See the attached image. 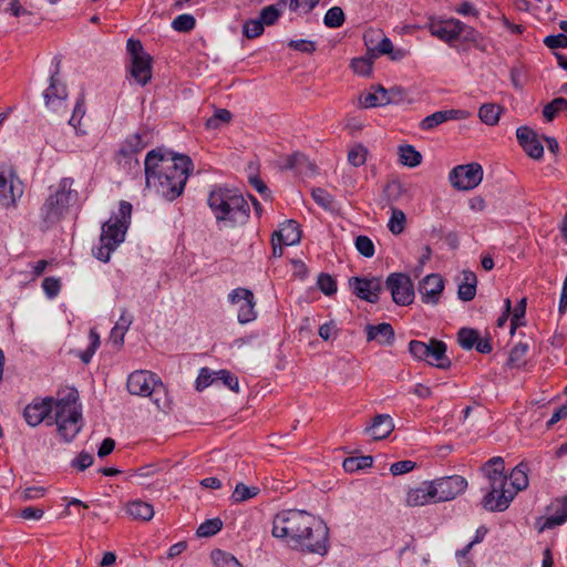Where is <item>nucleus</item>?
I'll return each instance as SVG.
<instances>
[{
    "instance_id": "nucleus-57",
    "label": "nucleus",
    "mask_w": 567,
    "mask_h": 567,
    "mask_svg": "<svg viewBox=\"0 0 567 567\" xmlns=\"http://www.w3.org/2000/svg\"><path fill=\"white\" fill-rule=\"evenodd\" d=\"M248 169H249V175H248L249 184L264 197L269 196V189H268L267 185L261 181V178L258 175L254 174V172L257 171V167H255L252 164H250Z\"/></svg>"
},
{
    "instance_id": "nucleus-3",
    "label": "nucleus",
    "mask_w": 567,
    "mask_h": 567,
    "mask_svg": "<svg viewBox=\"0 0 567 567\" xmlns=\"http://www.w3.org/2000/svg\"><path fill=\"white\" fill-rule=\"evenodd\" d=\"M207 203L219 228L235 227L249 217V204L237 189L216 186L210 190Z\"/></svg>"
},
{
    "instance_id": "nucleus-7",
    "label": "nucleus",
    "mask_w": 567,
    "mask_h": 567,
    "mask_svg": "<svg viewBox=\"0 0 567 567\" xmlns=\"http://www.w3.org/2000/svg\"><path fill=\"white\" fill-rule=\"evenodd\" d=\"M72 178H62L55 193L51 194L42 205L41 219L44 228L48 229L53 224L58 223L71 200L76 197V193L72 190Z\"/></svg>"
},
{
    "instance_id": "nucleus-13",
    "label": "nucleus",
    "mask_w": 567,
    "mask_h": 567,
    "mask_svg": "<svg viewBox=\"0 0 567 567\" xmlns=\"http://www.w3.org/2000/svg\"><path fill=\"white\" fill-rule=\"evenodd\" d=\"M228 301L238 307L237 320L239 323L246 324L256 320V300L251 290L241 287L233 289L228 295Z\"/></svg>"
},
{
    "instance_id": "nucleus-46",
    "label": "nucleus",
    "mask_w": 567,
    "mask_h": 567,
    "mask_svg": "<svg viewBox=\"0 0 567 567\" xmlns=\"http://www.w3.org/2000/svg\"><path fill=\"white\" fill-rule=\"evenodd\" d=\"M323 22L328 28H339L344 22V13L340 7L330 8L323 18Z\"/></svg>"
},
{
    "instance_id": "nucleus-56",
    "label": "nucleus",
    "mask_w": 567,
    "mask_h": 567,
    "mask_svg": "<svg viewBox=\"0 0 567 567\" xmlns=\"http://www.w3.org/2000/svg\"><path fill=\"white\" fill-rule=\"evenodd\" d=\"M313 200L322 208L330 209L332 207L333 197L323 188L317 187L311 192Z\"/></svg>"
},
{
    "instance_id": "nucleus-59",
    "label": "nucleus",
    "mask_w": 567,
    "mask_h": 567,
    "mask_svg": "<svg viewBox=\"0 0 567 567\" xmlns=\"http://www.w3.org/2000/svg\"><path fill=\"white\" fill-rule=\"evenodd\" d=\"M544 44L549 49L567 48V35L565 33L550 34L544 39Z\"/></svg>"
},
{
    "instance_id": "nucleus-15",
    "label": "nucleus",
    "mask_w": 567,
    "mask_h": 567,
    "mask_svg": "<svg viewBox=\"0 0 567 567\" xmlns=\"http://www.w3.org/2000/svg\"><path fill=\"white\" fill-rule=\"evenodd\" d=\"M52 64L54 65V70L50 75V84L43 92V99L45 106L56 112L66 101L68 90L65 84L62 83L59 79L61 60L58 56H54Z\"/></svg>"
},
{
    "instance_id": "nucleus-24",
    "label": "nucleus",
    "mask_w": 567,
    "mask_h": 567,
    "mask_svg": "<svg viewBox=\"0 0 567 567\" xmlns=\"http://www.w3.org/2000/svg\"><path fill=\"white\" fill-rule=\"evenodd\" d=\"M431 482H423L420 486L411 488L406 495V504L409 506H424L437 503Z\"/></svg>"
},
{
    "instance_id": "nucleus-45",
    "label": "nucleus",
    "mask_w": 567,
    "mask_h": 567,
    "mask_svg": "<svg viewBox=\"0 0 567 567\" xmlns=\"http://www.w3.org/2000/svg\"><path fill=\"white\" fill-rule=\"evenodd\" d=\"M195 18L188 13L177 16L172 22V28L178 32H189L195 28Z\"/></svg>"
},
{
    "instance_id": "nucleus-40",
    "label": "nucleus",
    "mask_w": 567,
    "mask_h": 567,
    "mask_svg": "<svg viewBox=\"0 0 567 567\" xmlns=\"http://www.w3.org/2000/svg\"><path fill=\"white\" fill-rule=\"evenodd\" d=\"M221 528L223 522L220 518L206 519L198 526L196 534L198 537H212L216 535Z\"/></svg>"
},
{
    "instance_id": "nucleus-29",
    "label": "nucleus",
    "mask_w": 567,
    "mask_h": 567,
    "mask_svg": "<svg viewBox=\"0 0 567 567\" xmlns=\"http://www.w3.org/2000/svg\"><path fill=\"white\" fill-rule=\"evenodd\" d=\"M555 512L553 515L546 517L543 523L539 532H544L546 529H553L557 526H560L567 520V495L558 498L554 505Z\"/></svg>"
},
{
    "instance_id": "nucleus-31",
    "label": "nucleus",
    "mask_w": 567,
    "mask_h": 567,
    "mask_svg": "<svg viewBox=\"0 0 567 567\" xmlns=\"http://www.w3.org/2000/svg\"><path fill=\"white\" fill-rule=\"evenodd\" d=\"M528 466L526 463L520 462L517 464L509 475V484L507 485L508 488H511V492H515V495L519 492L525 489L528 486Z\"/></svg>"
},
{
    "instance_id": "nucleus-14",
    "label": "nucleus",
    "mask_w": 567,
    "mask_h": 567,
    "mask_svg": "<svg viewBox=\"0 0 567 567\" xmlns=\"http://www.w3.org/2000/svg\"><path fill=\"white\" fill-rule=\"evenodd\" d=\"M153 141V133L148 128H140L136 133L126 137L123 142L118 153L117 162L130 164L133 159L137 165L138 162L134 156L148 146Z\"/></svg>"
},
{
    "instance_id": "nucleus-6",
    "label": "nucleus",
    "mask_w": 567,
    "mask_h": 567,
    "mask_svg": "<svg viewBox=\"0 0 567 567\" xmlns=\"http://www.w3.org/2000/svg\"><path fill=\"white\" fill-rule=\"evenodd\" d=\"M54 423L62 440L72 442L83 427L82 408L76 399H61L55 403Z\"/></svg>"
},
{
    "instance_id": "nucleus-28",
    "label": "nucleus",
    "mask_w": 567,
    "mask_h": 567,
    "mask_svg": "<svg viewBox=\"0 0 567 567\" xmlns=\"http://www.w3.org/2000/svg\"><path fill=\"white\" fill-rule=\"evenodd\" d=\"M285 244V246H293L301 239V230L296 220L289 219L285 221L280 229L272 234Z\"/></svg>"
},
{
    "instance_id": "nucleus-11",
    "label": "nucleus",
    "mask_w": 567,
    "mask_h": 567,
    "mask_svg": "<svg viewBox=\"0 0 567 567\" xmlns=\"http://www.w3.org/2000/svg\"><path fill=\"white\" fill-rule=\"evenodd\" d=\"M22 194L23 188L13 169L0 164V205L3 207L16 206Z\"/></svg>"
},
{
    "instance_id": "nucleus-21",
    "label": "nucleus",
    "mask_w": 567,
    "mask_h": 567,
    "mask_svg": "<svg viewBox=\"0 0 567 567\" xmlns=\"http://www.w3.org/2000/svg\"><path fill=\"white\" fill-rule=\"evenodd\" d=\"M444 289V280L437 274L424 277L419 285V292L424 303L436 305Z\"/></svg>"
},
{
    "instance_id": "nucleus-55",
    "label": "nucleus",
    "mask_w": 567,
    "mask_h": 567,
    "mask_svg": "<svg viewBox=\"0 0 567 567\" xmlns=\"http://www.w3.org/2000/svg\"><path fill=\"white\" fill-rule=\"evenodd\" d=\"M526 313V298H522L517 306L515 307L512 319H511V329L515 330L519 326H524V317Z\"/></svg>"
},
{
    "instance_id": "nucleus-36",
    "label": "nucleus",
    "mask_w": 567,
    "mask_h": 567,
    "mask_svg": "<svg viewBox=\"0 0 567 567\" xmlns=\"http://www.w3.org/2000/svg\"><path fill=\"white\" fill-rule=\"evenodd\" d=\"M501 115V107L493 103L483 104L478 110V116L486 125L497 124Z\"/></svg>"
},
{
    "instance_id": "nucleus-20",
    "label": "nucleus",
    "mask_w": 567,
    "mask_h": 567,
    "mask_svg": "<svg viewBox=\"0 0 567 567\" xmlns=\"http://www.w3.org/2000/svg\"><path fill=\"white\" fill-rule=\"evenodd\" d=\"M468 117V112L465 110H441L425 116L419 124L422 131H433L439 125L449 122L465 120Z\"/></svg>"
},
{
    "instance_id": "nucleus-60",
    "label": "nucleus",
    "mask_w": 567,
    "mask_h": 567,
    "mask_svg": "<svg viewBox=\"0 0 567 567\" xmlns=\"http://www.w3.org/2000/svg\"><path fill=\"white\" fill-rule=\"evenodd\" d=\"M416 466L415 462L410 460L399 461L390 466L392 475L398 476L411 472Z\"/></svg>"
},
{
    "instance_id": "nucleus-49",
    "label": "nucleus",
    "mask_w": 567,
    "mask_h": 567,
    "mask_svg": "<svg viewBox=\"0 0 567 567\" xmlns=\"http://www.w3.org/2000/svg\"><path fill=\"white\" fill-rule=\"evenodd\" d=\"M354 246H355L357 250L359 251V254L365 258L373 257V255L375 252L373 241L371 240L370 237H368L365 235L358 236L354 240Z\"/></svg>"
},
{
    "instance_id": "nucleus-43",
    "label": "nucleus",
    "mask_w": 567,
    "mask_h": 567,
    "mask_svg": "<svg viewBox=\"0 0 567 567\" xmlns=\"http://www.w3.org/2000/svg\"><path fill=\"white\" fill-rule=\"evenodd\" d=\"M231 113L226 109H217L213 116H210L206 123L205 126L208 130H217L223 124H227L231 121Z\"/></svg>"
},
{
    "instance_id": "nucleus-53",
    "label": "nucleus",
    "mask_w": 567,
    "mask_h": 567,
    "mask_svg": "<svg viewBox=\"0 0 567 567\" xmlns=\"http://www.w3.org/2000/svg\"><path fill=\"white\" fill-rule=\"evenodd\" d=\"M84 103H85L84 94L82 93L76 99V103L73 109V114H72L71 118L69 120V124L71 126H73L75 130H78V126L80 125V122L85 114ZM76 132L79 133V131H76Z\"/></svg>"
},
{
    "instance_id": "nucleus-41",
    "label": "nucleus",
    "mask_w": 567,
    "mask_h": 567,
    "mask_svg": "<svg viewBox=\"0 0 567 567\" xmlns=\"http://www.w3.org/2000/svg\"><path fill=\"white\" fill-rule=\"evenodd\" d=\"M209 385H217V371L209 368H202L196 379V390L203 391Z\"/></svg>"
},
{
    "instance_id": "nucleus-4",
    "label": "nucleus",
    "mask_w": 567,
    "mask_h": 567,
    "mask_svg": "<svg viewBox=\"0 0 567 567\" xmlns=\"http://www.w3.org/2000/svg\"><path fill=\"white\" fill-rule=\"evenodd\" d=\"M487 485L486 494L482 499L483 507L488 512H504L515 497V492L507 487V475L503 457L494 456L485 462L481 468Z\"/></svg>"
},
{
    "instance_id": "nucleus-37",
    "label": "nucleus",
    "mask_w": 567,
    "mask_h": 567,
    "mask_svg": "<svg viewBox=\"0 0 567 567\" xmlns=\"http://www.w3.org/2000/svg\"><path fill=\"white\" fill-rule=\"evenodd\" d=\"M567 110V100L564 97H556L543 109V116L547 122H551L559 112Z\"/></svg>"
},
{
    "instance_id": "nucleus-17",
    "label": "nucleus",
    "mask_w": 567,
    "mask_h": 567,
    "mask_svg": "<svg viewBox=\"0 0 567 567\" xmlns=\"http://www.w3.org/2000/svg\"><path fill=\"white\" fill-rule=\"evenodd\" d=\"M431 483L437 503L454 499L467 487V481L460 475L440 477Z\"/></svg>"
},
{
    "instance_id": "nucleus-54",
    "label": "nucleus",
    "mask_w": 567,
    "mask_h": 567,
    "mask_svg": "<svg viewBox=\"0 0 567 567\" xmlns=\"http://www.w3.org/2000/svg\"><path fill=\"white\" fill-rule=\"evenodd\" d=\"M281 16V11L277 8L276 4H270L265 7L260 11L259 19L264 25H272Z\"/></svg>"
},
{
    "instance_id": "nucleus-18",
    "label": "nucleus",
    "mask_w": 567,
    "mask_h": 567,
    "mask_svg": "<svg viewBox=\"0 0 567 567\" xmlns=\"http://www.w3.org/2000/svg\"><path fill=\"white\" fill-rule=\"evenodd\" d=\"M55 403L56 401L49 396L34 399L24 408L23 419L32 427L38 426L43 421H47V424L51 425L53 422L50 415L53 410L55 411Z\"/></svg>"
},
{
    "instance_id": "nucleus-35",
    "label": "nucleus",
    "mask_w": 567,
    "mask_h": 567,
    "mask_svg": "<svg viewBox=\"0 0 567 567\" xmlns=\"http://www.w3.org/2000/svg\"><path fill=\"white\" fill-rule=\"evenodd\" d=\"M373 458L370 455L365 456H350L343 461V468L346 472L353 473L359 470L371 467Z\"/></svg>"
},
{
    "instance_id": "nucleus-12",
    "label": "nucleus",
    "mask_w": 567,
    "mask_h": 567,
    "mask_svg": "<svg viewBox=\"0 0 567 567\" xmlns=\"http://www.w3.org/2000/svg\"><path fill=\"white\" fill-rule=\"evenodd\" d=\"M449 179L457 189H473L483 179V168L478 163L458 165L450 172Z\"/></svg>"
},
{
    "instance_id": "nucleus-25",
    "label": "nucleus",
    "mask_w": 567,
    "mask_h": 567,
    "mask_svg": "<svg viewBox=\"0 0 567 567\" xmlns=\"http://www.w3.org/2000/svg\"><path fill=\"white\" fill-rule=\"evenodd\" d=\"M372 92L363 93L360 96V104L365 107H377V106H383L391 103H394L395 100L393 99V91H388L383 86L378 85L375 87H372Z\"/></svg>"
},
{
    "instance_id": "nucleus-5",
    "label": "nucleus",
    "mask_w": 567,
    "mask_h": 567,
    "mask_svg": "<svg viewBox=\"0 0 567 567\" xmlns=\"http://www.w3.org/2000/svg\"><path fill=\"white\" fill-rule=\"evenodd\" d=\"M132 205L121 200L118 212L102 224L99 245L92 248L93 256L107 262L113 251L124 241L126 231L131 224Z\"/></svg>"
},
{
    "instance_id": "nucleus-39",
    "label": "nucleus",
    "mask_w": 567,
    "mask_h": 567,
    "mask_svg": "<svg viewBox=\"0 0 567 567\" xmlns=\"http://www.w3.org/2000/svg\"><path fill=\"white\" fill-rule=\"evenodd\" d=\"M406 217L403 210L392 208L391 216L388 223V228L393 235H400L405 227Z\"/></svg>"
},
{
    "instance_id": "nucleus-47",
    "label": "nucleus",
    "mask_w": 567,
    "mask_h": 567,
    "mask_svg": "<svg viewBox=\"0 0 567 567\" xmlns=\"http://www.w3.org/2000/svg\"><path fill=\"white\" fill-rule=\"evenodd\" d=\"M223 384L233 392H239V382L238 378L228 370H218L217 371V385Z\"/></svg>"
},
{
    "instance_id": "nucleus-30",
    "label": "nucleus",
    "mask_w": 567,
    "mask_h": 567,
    "mask_svg": "<svg viewBox=\"0 0 567 567\" xmlns=\"http://www.w3.org/2000/svg\"><path fill=\"white\" fill-rule=\"evenodd\" d=\"M126 513L133 519L146 522V520H150L153 518L154 508L147 502H144L141 499H135V501H131L126 504Z\"/></svg>"
},
{
    "instance_id": "nucleus-38",
    "label": "nucleus",
    "mask_w": 567,
    "mask_h": 567,
    "mask_svg": "<svg viewBox=\"0 0 567 567\" xmlns=\"http://www.w3.org/2000/svg\"><path fill=\"white\" fill-rule=\"evenodd\" d=\"M90 344L84 351H80L78 353V357L81 359V361L85 364L90 363L94 353L96 352L97 348L100 347V334L94 330L91 329L89 333Z\"/></svg>"
},
{
    "instance_id": "nucleus-8",
    "label": "nucleus",
    "mask_w": 567,
    "mask_h": 567,
    "mask_svg": "<svg viewBox=\"0 0 567 567\" xmlns=\"http://www.w3.org/2000/svg\"><path fill=\"white\" fill-rule=\"evenodd\" d=\"M126 386L131 394L148 396L157 409H162L166 388L157 374L146 370L134 371L128 375Z\"/></svg>"
},
{
    "instance_id": "nucleus-51",
    "label": "nucleus",
    "mask_w": 567,
    "mask_h": 567,
    "mask_svg": "<svg viewBox=\"0 0 567 567\" xmlns=\"http://www.w3.org/2000/svg\"><path fill=\"white\" fill-rule=\"evenodd\" d=\"M318 288L326 295L332 296L337 292V281L329 274H320L317 280Z\"/></svg>"
},
{
    "instance_id": "nucleus-44",
    "label": "nucleus",
    "mask_w": 567,
    "mask_h": 567,
    "mask_svg": "<svg viewBox=\"0 0 567 567\" xmlns=\"http://www.w3.org/2000/svg\"><path fill=\"white\" fill-rule=\"evenodd\" d=\"M212 559L217 567H243L235 556L220 549L212 553Z\"/></svg>"
},
{
    "instance_id": "nucleus-32",
    "label": "nucleus",
    "mask_w": 567,
    "mask_h": 567,
    "mask_svg": "<svg viewBox=\"0 0 567 567\" xmlns=\"http://www.w3.org/2000/svg\"><path fill=\"white\" fill-rule=\"evenodd\" d=\"M133 317L125 309H123L120 319L111 330L110 340L114 344L121 347L124 342L125 333L131 327Z\"/></svg>"
},
{
    "instance_id": "nucleus-27",
    "label": "nucleus",
    "mask_w": 567,
    "mask_h": 567,
    "mask_svg": "<svg viewBox=\"0 0 567 567\" xmlns=\"http://www.w3.org/2000/svg\"><path fill=\"white\" fill-rule=\"evenodd\" d=\"M131 75L135 81L145 85L152 78V59L150 55L131 60Z\"/></svg>"
},
{
    "instance_id": "nucleus-26",
    "label": "nucleus",
    "mask_w": 567,
    "mask_h": 567,
    "mask_svg": "<svg viewBox=\"0 0 567 567\" xmlns=\"http://www.w3.org/2000/svg\"><path fill=\"white\" fill-rule=\"evenodd\" d=\"M367 340H375L380 344L391 346L394 342V330L390 323L368 324L365 327Z\"/></svg>"
},
{
    "instance_id": "nucleus-58",
    "label": "nucleus",
    "mask_w": 567,
    "mask_h": 567,
    "mask_svg": "<svg viewBox=\"0 0 567 567\" xmlns=\"http://www.w3.org/2000/svg\"><path fill=\"white\" fill-rule=\"evenodd\" d=\"M42 289L49 299H53L61 290V282L54 277H47L42 281Z\"/></svg>"
},
{
    "instance_id": "nucleus-1",
    "label": "nucleus",
    "mask_w": 567,
    "mask_h": 567,
    "mask_svg": "<svg viewBox=\"0 0 567 567\" xmlns=\"http://www.w3.org/2000/svg\"><path fill=\"white\" fill-rule=\"evenodd\" d=\"M146 187L167 202L178 198L186 186L194 165L189 156L158 147L146 154Z\"/></svg>"
},
{
    "instance_id": "nucleus-19",
    "label": "nucleus",
    "mask_w": 567,
    "mask_h": 567,
    "mask_svg": "<svg viewBox=\"0 0 567 567\" xmlns=\"http://www.w3.org/2000/svg\"><path fill=\"white\" fill-rule=\"evenodd\" d=\"M430 33L443 42L452 43L458 39L466 25L458 19L431 21L427 25Z\"/></svg>"
},
{
    "instance_id": "nucleus-23",
    "label": "nucleus",
    "mask_w": 567,
    "mask_h": 567,
    "mask_svg": "<svg viewBox=\"0 0 567 567\" xmlns=\"http://www.w3.org/2000/svg\"><path fill=\"white\" fill-rule=\"evenodd\" d=\"M394 430L393 420L389 414H378L372 423L364 429V433L373 440H383Z\"/></svg>"
},
{
    "instance_id": "nucleus-34",
    "label": "nucleus",
    "mask_w": 567,
    "mask_h": 567,
    "mask_svg": "<svg viewBox=\"0 0 567 567\" xmlns=\"http://www.w3.org/2000/svg\"><path fill=\"white\" fill-rule=\"evenodd\" d=\"M259 492L260 489L257 486H247L244 483H238L236 484L230 498L233 503H243L256 497Z\"/></svg>"
},
{
    "instance_id": "nucleus-33",
    "label": "nucleus",
    "mask_w": 567,
    "mask_h": 567,
    "mask_svg": "<svg viewBox=\"0 0 567 567\" xmlns=\"http://www.w3.org/2000/svg\"><path fill=\"white\" fill-rule=\"evenodd\" d=\"M400 162L409 167H416L422 162V155L412 145H402L399 148Z\"/></svg>"
},
{
    "instance_id": "nucleus-16",
    "label": "nucleus",
    "mask_w": 567,
    "mask_h": 567,
    "mask_svg": "<svg viewBox=\"0 0 567 567\" xmlns=\"http://www.w3.org/2000/svg\"><path fill=\"white\" fill-rule=\"evenodd\" d=\"M349 287L355 297L370 303H375L379 301V295L383 289V284L380 277L355 276L349 279Z\"/></svg>"
},
{
    "instance_id": "nucleus-62",
    "label": "nucleus",
    "mask_w": 567,
    "mask_h": 567,
    "mask_svg": "<svg viewBox=\"0 0 567 567\" xmlns=\"http://www.w3.org/2000/svg\"><path fill=\"white\" fill-rule=\"evenodd\" d=\"M93 455L82 451L73 461L72 466L78 468L79 471H84L93 464Z\"/></svg>"
},
{
    "instance_id": "nucleus-61",
    "label": "nucleus",
    "mask_w": 567,
    "mask_h": 567,
    "mask_svg": "<svg viewBox=\"0 0 567 567\" xmlns=\"http://www.w3.org/2000/svg\"><path fill=\"white\" fill-rule=\"evenodd\" d=\"M307 163V157L301 153H295L289 155L286 159V168L295 169L297 173H301V166Z\"/></svg>"
},
{
    "instance_id": "nucleus-9",
    "label": "nucleus",
    "mask_w": 567,
    "mask_h": 567,
    "mask_svg": "<svg viewBox=\"0 0 567 567\" xmlns=\"http://www.w3.org/2000/svg\"><path fill=\"white\" fill-rule=\"evenodd\" d=\"M409 352L414 359L439 369H447L451 365V360L446 355V344L437 339H430L429 342L412 340L409 343Z\"/></svg>"
},
{
    "instance_id": "nucleus-10",
    "label": "nucleus",
    "mask_w": 567,
    "mask_h": 567,
    "mask_svg": "<svg viewBox=\"0 0 567 567\" xmlns=\"http://www.w3.org/2000/svg\"><path fill=\"white\" fill-rule=\"evenodd\" d=\"M385 288L391 292L392 300L398 306H409L414 300L413 282L406 274H390L385 279Z\"/></svg>"
},
{
    "instance_id": "nucleus-48",
    "label": "nucleus",
    "mask_w": 567,
    "mask_h": 567,
    "mask_svg": "<svg viewBox=\"0 0 567 567\" xmlns=\"http://www.w3.org/2000/svg\"><path fill=\"white\" fill-rule=\"evenodd\" d=\"M368 150L362 144L354 145L348 153V162L354 166L360 167L367 161Z\"/></svg>"
},
{
    "instance_id": "nucleus-63",
    "label": "nucleus",
    "mask_w": 567,
    "mask_h": 567,
    "mask_svg": "<svg viewBox=\"0 0 567 567\" xmlns=\"http://www.w3.org/2000/svg\"><path fill=\"white\" fill-rule=\"evenodd\" d=\"M351 68L354 73L360 75H369L372 71V64L369 60L364 58L353 59L351 62Z\"/></svg>"
},
{
    "instance_id": "nucleus-2",
    "label": "nucleus",
    "mask_w": 567,
    "mask_h": 567,
    "mask_svg": "<svg viewBox=\"0 0 567 567\" xmlns=\"http://www.w3.org/2000/svg\"><path fill=\"white\" fill-rule=\"evenodd\" d=\"M272 536L285 538L292 547L324 555L328 550L329 528L326 523L306 511L288 509L272 520Z\"/></svg>"
},
{
    "instance_id": "nucleus-42",
    "label": "nucleus",
    "mask_w": 567,
    "mask_h": 567,
    "mask_svg": "<svg viewBox=\"0 0 567 567\" xmlns=\"http://www.w3.org/2000/svg\"><path fill=\"white\" fill-rule=\"evenodd\" d=\"M478 337L480 334L475 329L462 328L457 333V341L463 349L471 350L478 341Z\"/></svg>"
},
{
    "instance_id": "nucleus-52",
    "label": "nucleus",
    "mask_w": 567,
    "mask_h": 567,
    "mask_svg": "<svg viewBox=\"0 0 567 567\" xmlns=\"http://www.w3.org/2000/svg\"><path fill=\"white\" fill-rule=\"evenodd\" d=\"M265 25L260 21V19H250L246 21L243 25V33L248 39H255L262 34Z\"/></svg>"
},
{
    "instance_id": "nucleus-50",
    "label": "nucleus",
    "mask_w": 567,
    "mask_h": 567,
    "mask_svg": "<svg viewBox=\"0 0 567 567\" xmlns=\"http://www.w3.org/2000/svg\"><path fill=\"white\" fill-rule=\"evenodd\" d=\"M528 348V344L524 342L515 344L509 352L508 363L512 367H520L524 363V358L527 354Z\"/></svg>"
},
{
    "instance_id": "nucleus-22",
    "label": "nucleus",
    "mask_w": 567,
    "mask_h": 567,
    "mask_svg": "<svg viewBox=\"0 0 567 567\" xmlns=\"http://www.w3.org/2000/svg\"><path fill=\"white\" fill-rule=\"evenodd\" d=\"M516 137L524 151L534 159H539L544 155V146L537 137V134L527 126H520L516 130Z\"/></svg>"
},
{
    "instance_id": "nucleus-64",
    "label": "nucleus",
    "mask_w": 567,
    "mask_h": 567,
    "mask_svg": "<svg viewBox=\"0 0 567 567\" xmlns=\"http://www.w3.org/2000/svg\"><path fill=\"white\" fill-rule=\"evenodd\" d=\"M126 49L128 54L131 55V60L148 55L144 52L143 45L140 40L128 39L126 43Z\"/></svg>"
}]
</instances>
